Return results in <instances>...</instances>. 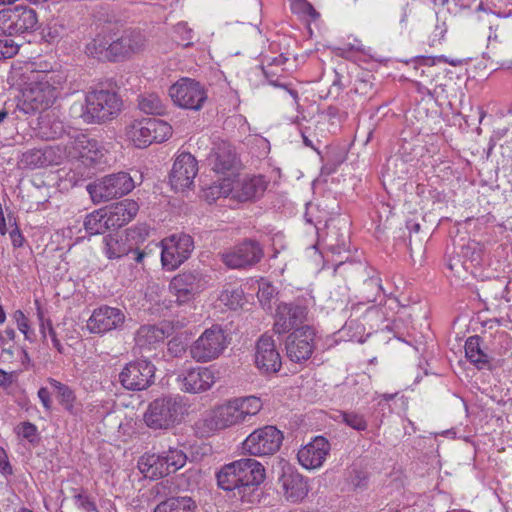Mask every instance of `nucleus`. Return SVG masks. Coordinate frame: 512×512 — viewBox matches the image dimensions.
Returning <instances> with one entry per match:
<instances>
[{
	"label": "nucleus",
	"instance_id": "obj_1",
	"mask_svg": "<svg viewBox=\"0 0 512 512\" xmlns=\"http://www.w3.org/2000/svg\"><path fill=\"white\" fill-rule=\"evenodd\" d=\"M104 32L112 38L113 62L130 59L147 46L144 33L136 28H122L117 22L105 21Z\"/></svg>",
	"mask_w": 512,
	"mask_h": 512
},
{
	"label": "nucleus",
	"instance_id": "obj_2",
	"mask_svg": "<svg viewBox=\"0 0 512 512\" xmlns=\"http://www.w3.org/2000/svg\"><path fill=\"white\" fill-rule=\"evenodd\" d=\"M187 461L183 450L148 451L138 460V469L146 478L155 480L182 468Z\"/></svg>",
	"mask_w": 512,
	"mask_h": 512
},
{
	"label": "nucleus",
	"instance_id": "obj_3",
	"mask_svg": "<svg viewBox=\"0 0 512 512\" xmlns=\"http://www.w3.org/2000/svg\"><path fill=\"white\" fill-rule=\"evenodd\" d=\"M122 100L116 92L95 90L87 93L81 115L87 123H101L115 118L121 111Z\"/></svg>",
	"mask_w": 512,
	"mask_h": 512
},
{
	"label": "nucleus",
	"instance_id": "obj_4",
	"mask_svg": "<svg viewBox=\"0 0 512 512\" xmlns=\"http://www.w3.org/2000/svg\"><path fill=\"white\" fill-rule=\"evenodd\" d=\"M57 90L46 80L31 81L22 90L18 99L16 112L23 115H34L47 110L56 100Z\"/></svg>",
	"mask_w": 512,
	"mask_h": 512
},
{
	"label": "nucleus",
	"instance_id": "obj_5",
	"mask_svg": "<svg viewBox=\"0 0 512 512\" xmlns=\"http://www.w3.org/2000/svg\"><path fill=\"white\" fill-rule=\"evenodd\" d=\"M311 491L309 479L295 467L286 465L281 468L275 482V493L288 504L303 503Z\"/></svg>",
	"mask_w": 512,
	"mask_h": 512
},
{
	"label": "nucleus",
	"instance_id": "obj_6",
	"mask_svg": "<svg viewBox=\"0 0 512 512\" xmlns=\"http://www.w3.org/2000/svg\"><path fill=\"white\" fill-rule=\"evenodd\" d=\"M37 13L28 6L17 5L0 10V36H17L38 29Z\"/></svg>",
	"mask_w": 512,
	"mask_h": 512
},
{
	"label": "nucleus",
	"instance_id": "obj_7",
	"mask_svg": "<svg viewBox=\"0 0 512 512\" xmlns=\"http://www.w3.org/2000/svg\"><path fill=\"white\" fill-rule=\"evenodd\" d=\"M133 188L134 181L126 172L106 175L87 185V191L95 204L122 197L131 192Z\"/></svg>",
	"mask_w": 512,
	"mask_h": 512
},
{
	"label": "nucleus",
	"instance_id": "obj_8",
	"mask_svg": "<svg viewBox=\"0 0 512 512\" xmlns=\"http://www.w3.org/2000/svg\"><path fill=\"white\" fill-rule=\"evenodd\" d=\"M183 406L177 397L165 396L150 403L144 415L145 423L153 429H168L178 422Z\"/></svg>",
	"mask_w": 512,
	"mask_h": 512
},
{
	"label": "nucleus",
	"instance_id": "obj_9",
	"mask_svg": "<svg viewBox=\"0 0 512 512\" xmlns=\"http://www.w3.org/2000/svg\"><path fill=\"white\" fill-rule=\"evenodd\" d=\"M228 343V336L223 328L220 325H213L191 345L190 354L197 362H209L218 358Z\"/></svg>",
	"mask_w": 512,
	"mask_h": 512
},
{
	"label": "nucleus",
	"instance_id": "obj_10",
	"mask_svg": "<svg viewBox=\"0 0 512 512\" xmlns=\"http://www.w3.org/2000/svg\"><path fill=\"white\" fill-rule=\"evenodd\" d=\"M219 257L221 262L229 269H248L262 260L264 250L257 240L247 238L220 253Z\"/></svg>",
	"mask_w": 512,
	"mask_h": 512
},
{
	"label": "nucleus",
	"instance_id": "obj_11",
	"mask_svg": "<svg viewBox=\"0 0 512 512\" xmlns=\"http://www.w3.org/2000/svg\"><path fill=\"white\" fill-rule=\"evenodd\" d=\"M169 96L175 105L194 111L200 110L208 98L204 86L191 78H181L173 84Z\"/></svg>",
	"mask_w": 512,
	"mask_h": 512
},
{
	"label": "nucleus",
	"instance_id": "obj_12",
	"mask_svg": "<svg viewBox=\"0 0 512 512\" xmlns=\"http://www.w3.org/2000/svg\"><path fill=\"white\" fill-rule=\"evenodd\" d=\"M155 370V366L150 361H132L120 372L119 381L127 390L141 391L154 382Z\"/></svg>",
	"mask_w": 512,
	"mask_h": 512
},
{
	"label": "nucleus",
	"instance_id": "obj_13",
	"mask_svg": "<svg viewBox=\"0 0 512 512\" xmlns=\"http://www.w3.org/2000/svg\"><path fill=\"white\" fill-rule=\"evenodd\" d=\"M162 243L161 261L163 267L169 270L181 265L194 249L193 239L188 234L172 235Z\"/></svg>",
	"mask_w": 512,
	"mask_h": 512
},
{
	"label": "nucleus",
	"instance_id": "obj_14",
	"mask_svg": "<svg viewBox=\"0 0 512 512\" xmlns=\"http://www.w3.org/2000/svg\"><path fill=\"white\" fill-rule=\"evenodd\" d=\"M241 486V500L253 503L255 490L266 479L265 467L254 459H241L238 461Z\"/></svg>",
	"mask_w": 512,
	"mask_h": 512
},
{
	"label": "nucleus",
	"instance_id": "obj_15",
	"mask_svg": "<svg viewBox=\"0 0 512 512\" xmlns=\"http://www.w3.org/2000/svg\"><path fill=\"white\" fill-rule=\"evenodd\" d=\"M314 336V330L308 325L295 329L285 342L287 357L295 363L308 360L314 350Z\"/></svg>",
	"mask_w": 512,
	"mask_h": 512
},
{
	"label": "nucleus",
	"instance_id": "obj_16",
	"mask_svg": "<svg viewBox=\"0 0 512 512\" xmlns=\"http://www.w3.org/2000/svg\"><path fill=\"white\" fill-rule=\"evenodd\" d=\"M266 187V182L262 176H253L239 180L233 185L228 182L223 183L221 187L215 186L210 189L212 192L218 190V193L225 197L232 193L235 199L245 202L262 196Z\"/></svg>",
	"mask_w": 512,
	"mask_h": 512
},
{
	"label": "nucleus",
	"instance_id": "obj_17",
	"mask_svg": "<svg viewBox=\"0 0 512 512\" xmlns=\"http://www.w3.org/2000/svg\"><path fill=\"white\" fill-rule=\"evenodd\" d=\"M125 319L121 309L103 305L93 311L87 321V329L94 334H104L122 328Z\"/></svg>",
	"mask_w": 512,
	"mask_h": 512
},
{
	"label": "nucleus",
	"instance_id": "obj_18",
	"mask_svg": "<svg viewBox=\"0 0 512 512\" xmlns=\"http://www.w3.org/2000/svg\"><path fill=\"white\" fill-rule=\"evenodd\" d=\"M198 173V162L190 153H181L174 161L170 183L173 189L184 191L190 188Z\"/></svg>",
	"mask_w": 512,
	"mask_h": 512
},
{
	"label": "nucleus",
	"instance_id": "obj_19",
	"mask_svg": "<svg viewBox=\"0 0 512 512\" xmlns=\"http://www.w3.org/2000/svg\"><path fill=\"white\" fill-rule=\"evenodd\" d=\"M255 363L265 374L277 373L282 366L281 356L272 336L264 334L256 343Z\"/></svg>",
	"mask_w": 512,
	"mask_h": 512
},
{
	"label": "nucleus",
	"instance_id": "obj_20",
	"mask_svg": "<svg viewBox=\"0 0 512 512\" xmlns=\"http://www.w3.org/2000/svg\"><path fill=\"white\" fill-rule=\"evenodd\" d=\"M306 316V307L293 303H280L276 309L273 330L277 334H283L292 329H298Z\"/></svg>",
	"mask_w": 512,
	"mask_h": 512
},
{
	"label": "nucleus",
	"instance_id": "obj_21",
	"mask_svg": "<svg viewBox=\"0 0 512 512\" xmlns=\"http://www.w3.org/2000/svg\"><path fill=\"white\" fill-rule=\"evenodd\" d=\"M183 389L189 393L208 390L214 383V376L208 368L196 367L183 369L177 376Z\"/></svg>",
	"mask_w": 512,
	"mask_h": 512
},
{
	"label": "nucleus",
	"instance_id": "obj_22",
	"mask_svg": "<svg viewBox=\"0 0 512 512\" xmlns=\"http://www.w3.org/2000/svg\"><path fill=\"white\" fill-rule=\"evenodd\" d=\"M283 433L275 426H265L253 431L242 443V448H280Z\"/></svg>",
	"mask_w": 512,
	"mask_h": 512
},
{
	"label": "nucleus",
	"instance_id": "obj_23",
	"mask_svg": "<svg viewBox=\"0 0 512 512\" xmlns=\"http://www.w3.org/2000/svg\"><path fill=\"white\" fill-rule=\"evenodd\" d=\"M74 158L79 159L85 166H94L102 162L104 157L103 150L98 142L82 135L72 142Z\"/></svg>",
	"mask_w": 512,
	"mask_h": 512
},
{
	"label": "nucleus",
	"instance_id": "obj_24",
	"mask_svg": "<svg viewBox=\"0 0 512 512\" xmlns=\"http://www.w3.org/2000/svg\"><path fill=\"white\" fill-rule=\"evenodd\" d=\"M105 209L110 229H118L137 215L139 205L134 200L125 199Z\"/></svg>",
	"mask_w": 512,
	"mask_h": 512
},
{
	"label": "nucleus",
	"instance_id": "obj_25",
	"mask_svg": "<svg viewBox=\"0 0 512 512\" xmlns=\"http://www.w3.org/2000/svg\"><path fill=\"white\" fill-rule=\"evenodd\" d=\"M85 52L88 56L100 61L113 62L112 38L109 33L104 32V24L95 37L87 43Z\"/></svg>",
	"mask_w": 512,
	"mask_h": 512
},
{
	"label": "nucleus",
	"instance_id": "obj_26",
	"mask_svg": "<svg viewBox=\"0 0 512 512\" xmlns=\"http://www.w3.org/2000/svg\"><path fill=\"white\" fill-rule=\"evenodd\" d=\"M244 420L235 399L217 407L211 418V422L217 429H225Z\"/></svg>",
	"mask_w": 512,
	"mask_h": 512
},
{
	"label": "nucleus",
	"instance_id": "obj_27",
	"mask_svg": "<svg viewBox=\"0 0 512 512\" xmlns=\"http://www.w3.org/2000/svg\"><path fill=\"white\" fill-rule=\"evenodd\" d=\"M213 157V170L217 173H225L231 171L236 167L238 163L235 149L230 143L226 141H221L216 144Z\"/></svg>",
	"mask_w": 512,
	"mask_h": 512
},
{
	"label": "nucleus",
	"instance_id": "obj_28",
	"mask_svg": "<svg viewBox=\"0 0 512 512\" xmlns=\"http://www.w3.org/2000/svg\"><path fill=\"white\" fill-rule=\"evenodd\" d=\"M238 461L229 462L222 466L220 471L216 474L218 487L224 491H238V495L241 496L240 486V472Z\"/></svg>",
	"mask_w": 512,
	"mask_h": 512
},
{
	"label": "nucleus",
	"instance_id": "obj_29",
	"mask_svg": "<svg viewBox=\"0 0 512 512\" xmlns=\"http://www.w3.org/2000/svg\"><path fill=\"white\" fill-rule=\"evenodd\" d=\"M482 339L478 335L470 336L465 343V354L467 359L478 369L490 367V357L481 347Z\"/></svg>",
	"mask_w": 512,
	"mask_h": 512
},
{
	"label": "nucleus",
	"instance_id": "obj_30",
	"mask_svg": "<svg viewBox=\"0 0 512 512\" xmlns=\"http://www.w3.org/2000/svg\"><path fill=\"white\" fill-rule=\"evenodd\" d=\"M197 504L190 496H170L161 501L154 512H195Z\"/></svg>",
	"mask_w": 512,
	"mask_h": 512
},
{
	"label": "nucleus",
	"instance_id": "obj_31",
	"mask_svg": "<svg viewBox=\"0 0 512 512\" xmlns=\"http://www.w3.org/2000/svg\"><path fill=\"white\" fill-rule=\"evenodd\" d=\"M153 125L156 124L151 121V118L143 119L132 125L130 137L135 146L143 148L153 143V136H151L155 129Z\"/></svg>",
	"mask_w": 512,
	"mask_h": 512
},
{
	"label": "nucleus",
	"instance_id": "obj_32",
	"mask_svg": "<svg viewBox=\"0 0 512 512\" xmlns=\"http://www.w3.org/2000/svg\"><path fill=\"white\" fill-rule=\"evenodd\" d=\"M84 228L89 235L103 234L109 230L106 209L101 208L88 214L84 220Z\"/></svg>",
	"mask_w": 512,
	"mask_h": 512
},
{
	"label": "nucleus",
	"instance_id": "obj_33",
	"mask_svg": "<svg viewBox=\"0 0 512 512\" xmlns=\"http://www.w3.org/2000/svg\"><path fill=\"white\" fill-rule=\"evenodd\" d=\"M202 274L199 271H185L172 278L169 287H184L200 292L203 287Z\"/></svg>",
	"mask_w": 512,
	"mask_h": 512
},
{
	"label": "nucleus",
	"instance_id": "obj_34",
	"mask_svg": "<svg viewBox=\"0 0 512 512\" xmlns=\"http://www.w3.org/2000/svg\"><path fill=\"white\" fill-rule=\"evenodd\" d=\"M329 450H298V462L308 470L321 467L327 460Z\"/></svg>",
	"mask_w": 512,
	"mask_h": 512
},
{
	"label": "nucleus",
	"instance_id": "obj_35",
	"mask_svg": "<svg viewBox=\"0 0 512 512\" xmlns=\"http://www.w3.org/2000/svg\"><path fill=\"white\" fill-rule=\"evenodd\" d=\"M165 333L162 329L154 325L141 326L136 333V343L140 347L150 346L163 341Z\"/></svg>",
	"mask_w": 512,
	"mask_h": 512
},
{
	"label": "nucleus",
	"instance_id": "obj_36",
	"mask_svg": "<svg viewBox=\"0 0 512 512\" xmlns=\"http://www.w3.org/2000/svg\"><path fill=\"white\" fill-rule=\"evenodd\" d=\"M459 255L470 265V267L479 264L482 258L483 248L482 245L475 241L469 240L460 248Z\"/></svg>",
	"mask_w": 512,
	"mask_h": 512
},
{
	"label": "nucleus",
	"instance_id": "obj_37",
	"mask_svg": "<svg viewBox=\"0 0 512 512\" xmlns=\"http://www.w3.org/2000/svg\"><path fill=\"white\" fill-rule=\"evenodd\" d=\"M49 383L56 391V395L60 403L65 407V409L71 411L75 400L74 392L67 385L55 379H50Z\"/></svg>",
	"mask_w": 512,
	"mask_h": 512
},
{
	"label": "nucleus",
	"instance_id": "obj_38",
	"mask_svg": "<svg viewBox=\"0 0 512 512\" xmlns=\"http://www.w3.org/2000/svg\"><path fill=\"white\" fill-rule=\"evenodd\" d=\"M140 109L147 114L162 115L165 112V106L156 94H149L139 101Z\"/></svg>",
	"mask_w": 512,
	"mask_h": 512
},
{
	"label": "nucleus",
	"instance_id": "obj_39",
	"mask_svg": "<svg viewBox=\"0 0 512 512\" xmlns=\"http://www.w3.org/2000/svg\"><path fill=\"white\" fill-rule=\"evenodd\" d=\"M239 410L242 413L244 419L246 416H252L257 414L262 408V402L260 398L255 396H249L244 398H236Z\"/></svg>",
	"mask_w": 512,
	"mask_h": 512
},
{
	"label": "nucleus",
	"instance_id": "obj_40",
	"mask_svg": "<svg viewBox=\"0 0 512 512\" xmlns=\"http://www.w3.org/2000/svg\"><path fill=\"white\" fill-rule=\"evenodd\" d=\"M130 247L112 237L106 238V255L109 259H118L129 256Z\"/></svg>",
	"mask_w": 512,
	"mask_h": 512
},
{
	"label": "nucleus",
	"instance_id": "obj_41",
	"mask_svg": "<svg viewBox=\"0 0 512 512\" xmlns=\"http://www.w3.org/2000/svg\"><path fill=\"white\" fill-rule=\"evenodd\" d=\"M219 300L228 308L235 310L241 306L242 291L238 289H226L220 294Z\"/></svg>",
	"mask_w": 512,
	"mask_h": 512
},
{
	"label": "nucleus",
	"instance_id": "obj_42",
	"mask_svg": "<svg viewBox=\"0 0 512 512\" xmlns=\"http://www.w3.org/2000/svg\"><path fill=\"white\" fill-rule=\"evenodd\" d=\"M151 121H153L157 125L154 126V133H151V136H153V142L161 143L168 139L172 134V127L162 120L151 118Z\"/></svg>",
	"mask_w": 512,
	"mask_h": 512
},
{
	"label": "nucleus",
	"instance_id": "obj_43",
	"mask_svg": "<svg viewBox=\"0 0 512 512\" xmlns=\"http://www.w3.org/2000/svg\"><path fill=\"white\" fill-rule=\"evenodd\" d=\"M364 289L366 291L365 299L367 303H373L377 300V296L382 290L380 279L377 277H370L364 282Z\"/></svg>",
	"mask_w": 512,
	"mask_h": 512
},
{
	"label": "nucleus",
	"instance_id": "obj_44",
	"mask_svg": "<svg viewBox=\"0 0 512 512\" xmlns=\"http://www.w3.org/2000/svg\"><path fill=\"white\" fill-rule=\"evenodd\" d=\"M342 420L350 427L355 430L361 431L365 430L367 427V422L364 417L360 414L354 412H342L341 415Z\"/></svg>",
	"mask_w": 512,
	"mask_h": 512
},
{
	"label": "nucleus",
	"instance_id": "obj_45",
	"mask_svg": "<svg viewBox=\"0 0 512 512\" xmlns=\"http://www.w3.org/2000/svg\"><path fill=\"white\" fill-rule=\"evenodd\" d=\"M448 268L454 272L455 275L461 276L467 272L471 267L457 252L454 256L450 257L447 263Z\"/></svg>",
	"mask_w": 512,
	"mask_h": 512
},
{
	"label": "nucleus",
	"instance_id": "obj_46",
	"mask_svg": "<svg viewBox=\"0 0 512 512\" xmlns=\"http://www.w3.org/2000/svg\"><path fill=\"white\" fill-rule=\"evenodd\" d=\"M171 293L176 297V302L179 305L186 304L190 302L194 296L199 293L198 291H194L188 288L180 287H169Z\"/></svg>",
	"mask_w": 512,
	"mask_h": 512
},
{
	"label": "nucleus",
	"instance_id": "obj_47",
	"mask_svg": "<svg viewBox=\"0 0 512 512\" xmlns=\"http://www.w3.org/2000/svg\"><path fill=\"white\" fill-rule=\"evenodd\" d=\"M76 506L84 512H99L96 503L86 494H75L73 496Z\"/></svg>",
	"mask_w": 512,
	"mask_h": 512
},
{
	"label": "nucleus",
	"instance_id": "obj_48",
	"mask_svg": "<svg viewBox=\"0 0 512 512\" xmlns=\"http://www.w3.org/2000/svg\"><path fill=\"white\" fill-rule=\"evenodd\" d=\"M19 45L12 39H0V59L12 58L18 53Z\"/></svg>",
	"mask_w": 512,
	"mask_h": 512
},
{
	"label": "nucleus",
	"instance_id": "obj_49",
	"mask_svg": "<svg viewBox=\"0 0 512 512\" xmlns=\"http://www.w3.org/2000/svg\"><path fill=\"white\" fill-rule=\"evenodd\" d=\"M18 434L27 439L31 444H34L37 438V428L30 422H23L18 426Z\"/></svg>",
	"mask_w": 512,
	"mask_h": 512
},
{
	"label": "nucleus",
	"instance_id": "obj_50",
	"mask_svg": "<svg viewBox=\"0 0 512 512\" xmlns=\"http://www.w3.org/2000/svg\"><path fill=\"white\" fill-rule=\"evenodd\" d=\"M14 318L17 322L18 329L25 335L26 339H29V320L21 310H17L14 313Z\"/></svg>",
	"mask_w": 512,
	"mask_h": 512
},
{
	"label": "nucleus",
	"instance_id": "obj_51",
	"mask_svg": "<svg viewBox=\"0 0 512 512\" xmlns=\"http://www.w3.org/2000/svg\"><path fill=\"white\" fill-rule=\"evenodd\" d=\"M329 443L323 436H316L312 438L308 443L302 444L301 448H325Z\"/></svg>",
	"mask_w": 512,
	"mask_h": 512
},
{
	"label": "nucleus",
	"instance_id": "obj_52",
	"mask_svg": "<svg viewBox=\"0 0 512 512\" xmlns=\"http://www.w3.org/2000/svg\"><path fill=\"white\" fill-rule=\"evenodd\" d=\"M0 472L4 475L12 474V466L8 460L6 450H0Z\"/></svg>",
	"mask_w": 512,
	"mask_h": 512
},
{
	"label": "nucleus",
	"instance_id": "obj_53",
	"mask_svg": "<svg viewBox=\"0 0 512 512\" xmlns=\"http://www.w3.org/2000/svg\"><path fill=\"white\" fill-rule=\"evenodd\" d=\"M287 58H285L283 55H280L279 57H275L271 60V62H269L267 64L266 67H263V73L265 75V77H269V73L275 75V73L273 71H270V69L273 67V66H281L283 65L285 62H286Z\"/></svg>",
	"mask_w": 512,
	"mask_h": 512
},
{
	"label": "nucleus",
	"instance_id": "obj_54",
	"mask_svg": "<svg viewBox=\"0 0 512 512\" xmlns=\"http://www.w3.org/2000/svg\"><path fill=\"white\" fill-rule=\"evenodd\" d=\"M168 351L174 356H179L185 352V347L177 339H172L168 343Z\"/></svg>",
	"mask_w": 512,
	"mask_h": 512
},
{
	"label": "nucleus",
	"instance_id": "obj_55",
	"mask_svg": "<svg viewBox=\"0 0 512 512\" xmlns=\"http://www.w3.org/2000/svg\"><path fill=\"white\" fill-rule=\"evenodd\" d=\"M46 323H47L48 332H49V335L51 337L53 346L57 349L58 352L62 353L63 352V346L61 345L59 339L57 338V335H56V332H55V330H54V328L52 326L51 320L47 319Z\"/></svg>",
	"mask_w": 512,
	"mask_h": 512
},
{
	"label": "nucleus",
	"instance_id": "obj_56",
	"mask_svg": "<svg viewBox=\"0 0 512 512\" xmlns=\"http://www.w3.org/2000/svg\"><path fill=\"white\" fill-rule=\"evenodd\" d=\"M38 397L41 400L45 409L50 410L51 409V400H50V393H49L48 389L45 387H41L38 390Z\"/></svg>",
	"mask_w": 512,
	"mask_h": 512
},
{
	"label": "nucleus",
	"instance_id": "obj_57",
	"mask_svg": "<svg viewBox=\"0 0 512 512\" xmlns=\"http://www.w3.org/2000/svg\"><path fill=\"white\" fill-rule=\"evenodd\" d=\"M332 234H334L332 230H330V232L327 234V237L330 242H332V236H333ZM345 246H346V236H344V235H340V237L337 239V243H335V244L330 243V248L332 249V251L339 252L340 248L345 247Z\"/></svg>",
	"mask_w": 512,
	"mask_h": 512
},
{
	"label": "nucleus",
	"instance_id": "obj_58",
	"mask_svg": "<svg viewBox=\"0 0 512 512\" xmlns=\"http://www.w3.org/2000/svg\"><path fill=\"white\" fill-rule=\"evenodd\" d=\"M10 237L14 247H21L23 245L24 237L22 236L18 227L10 232Z\"/></svg>",
	"mask_w": 512,
	"mask_h": 512
},
{
	"label": "nucleus",
	"instance_id": "obj_59",
	"mask_svg": "<svg viewBox=\"0 0 512 512\" xmlns=\"http://www.w3.org/2000/svg\"><path fill=\"white\" fill-rule=\"evenodd\" d=\"M146 256V253L142 250H139L138 248H131L129 251V256L131 259H133L137 263H142L144 257Z\"/></svg>",
	"mask_w": 512,
	"mask_h": 512
},
{
	"label": "nucleus",
	"instance_id": "obj_60",
	"mask_svg": "<svg viewBox=\"0 0 512 512\" xmlns=\"http://www.w3.org/2000/svg\"><path fill=\"white\" fill-rule=\"evenodd\" d=\"M368 88H372V84L365 80H360L355 86V91L357 93L366 94Z\"/></svg>",
	"mask_w": 512,
	"mask_h": 512
},
{
	"label": "nucleus",
	"instance_id": "obj_61",
	"mask_svg": "<svg viewBox=\"0 0 512 512\" xmlns=\"http://www.w3.org/2000/svg\"><path fill=\"white\" fill-rule=\"evenodd\" d=\"M12 383V375L10 373L5 372L4 370H0V386L7 387Z\"/></svg>",
	"mask_w": 512,
	"mask_h": 512
},
{
	"label": "nucleus",
	"instance_id": "obj_62",
	"mask_svg": "<svg viewBox=\"0 0 512 512\" xmlns=\"http://www.w3.org/2000/svg\"><path fill=\"white\" fill-rule=\"evenodd\" d=\"M443 26L444 24L442 26H436L433 41H440L444 37L446 28Z\"/></svg>",
	"mask_w": 512,
	"mask_h": 512
},
{
	"label": "nucleus",
	"instance_id": "obj_63",
	"mask_svg": "<svg viewBox=\"0 0 512 512\" xmlns=\"http://www.w3.org/2000/svg\"><path fill=\"white\" fill-rule=\"evenodd\" d=\"M54 126H55V130L53 131L51 137L52 138H58L62 135L63 133V125L61 122H55L54 123Z\"/></svg>",
	"mask_w": 512,
	"mask_h": 512
},
{
	"label": "nucleus",
	"instance_id": "obj_64",
	"mask_svg": "<svg viewBox=\"0 0 512 512\" xmlns=\"http://www.w3.org/2000/svg\"><path fill=\"white\" fill-rule=\"evenodd\" d=\"M406 227L410 231V233H412V232L418 233L420 231V228H421L419 223H416V222H413V221H407Z\"/></svg>",
	"mask_w": 512,
	"mask_h": 512
}]
</instances>
